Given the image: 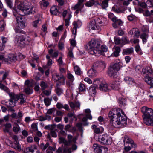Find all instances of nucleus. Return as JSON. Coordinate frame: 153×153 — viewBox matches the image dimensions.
<instances>
[{
	"label": "nucleus",
	"mask_w": 153,
	"mask_h": 153,
	"mask_svg": "<svg viewBox=\"0 0 153 153\" xmlns=\"http://www.w3.org/2000/svg\"><path fill=\"white\" fill-rule=\"evenodd\" d=\"M25 92L27 94H30L33 93V90L32 89L30 88V87H27L24 89Z\"/></svg>",
	"instance_id": "nucleus-47"
},
{
	"label": "nucleus",
	"mask_w": 153,
	"mask_h": 153,
	"mask_svg": "<svg viewBox=\"0 0 153 153\" xmlns=\"http://www.w3.org/2000/svg\"><path fill=\"white\" fill-rule=\"evenodd\" d=\"M58 86L56 85V91L58 95L59 96L63 93V90Z\"/></svg>",
	"instance_id": "nucleus-55"
},
{
	"label": "nucleus",
	"mask_w": 153,
	"mask_h": 153,
	"mask_svg": "<svg viewBox=\"0 0 153 153\" xmlns=\"http://www.w3.org/2000/svg\"><path fill=\"white\" fill-rule=\"evenodd\" d=\"M138 6L141 7L143 8H146L147 7L146 4L145 2H138Z\"/></svg>",
	"instance_id": "nucleus-59"
},
{
	"label": "nucleus",
	"mask_w": 153,
	"mask_h": 153,
	"mask_svg": "<svg viewBox=\"0 0 153 153\" xmlns=\"http://www.w3.org/2000/svg\"><path fill=\"white\" fill-rule=\"evenodd\" d=\"M48 53L52 58H56L58 55V51H57L53 52V49H51L49 50Z\"/></svg>",
	"instance_id": "nucleus-25"
},
{
	"label": "nucleus",
	"mask_w": 153,
	"mask_h": 153,
	"mask_svg": "<svg viewBox=\"0 0 153 153\" xmlns=\"http://www.w3.org/2000/svg\"><path fill=\"white\" fill-rule=\"evenodd\" d=\"M144 80L149 85L153 87V78L147 76L144 78Z\"/></svg>",
	"instance_id": "nucleus-18"
},
{
	"label": "nucleus",
	"mask_w": 153,
	"mask_h": 153,
	"mask_svg": "<svg viewBox=\"0 0 153 153\" xmlns=\"http://www.w3.org/2000/svg\"><path fill=\"white\" fill-rule=\"evenodd\" d=\"M9 103L8 104V102H5V104L8 107H13L15 106V102L13 100H11V99H9Z\"/></svg>",
	"instance_id": "nucleus-33"
},
{
	"label": "nucleus",
	"mask_w": 153,
	"mask_h": 153,
	"mask_svg": "<svg viewBox=\"0 0 153 153\" xmlns=\"http://www.w3.org/2000/svg\"><path fill=\"white\" fill-rule=\"evenodd\" d=\"M55 126L54 124L48 125L45 126L44 127V128L46 129L51 130V131L54 128Z\"/></svg>",
	"instance_id": "nucleus-49"
},
{
	"label": "nucleus",
	"mask_w": 153,
	"mask_h": 153,
	"mask_svg": "<svg viewBox=\"0 0 153 153\" xmlns=\"http://www.w3.org/2000/svg\"><path fill=\"white\" fill-rule=\"evenodd\" d=\"M114 52L113 53V55H114L116 57H117L119 55V52L120 51V49L119 47H114Z\"/></svg>",
	"instance_id": "nucleus-31"
},
{
	"label": "nucleus",
	"mask_w": 153,
	"mask_h": 153,
	"mask_svg": "<svg viewBox=\"0 0 153 153\" xmlns=\"http://www.w3.org/2000/svg\"><path fill=\"white\" fill-rule=\"evenodd\" d=\"M122 63L119 60L115 63L111 65L108 70V76L112 78H117L118 76L117 73L122 67Z\"/></svg>",
	"instance_id": "nucleus-2"
},
{
	"label": "nucleus",
	"mask_w": 153,
	"mask_h": 153,
	"mask_svg": "<svg viewBox=\"0 0 153 153\" xmlns=\"http://www.w3.org/2000/svg\"><path fill=\"white\" fill-rule=\"evenodd\" d=\"M34 83L33 80L30 81L29 80H26L25 82V85L27 87H33Z\"/></svg>",
	"instance_id": "nucleus-39"
},
{
	"label": "nucleus",
	"mask_w": 153,
	"mask_h": 153,
	"mask_svg": "<svg viewBox=\"0 0 153 153\" xmlns=\"http://www.w3.org/2000/svg\"><path fill=\"white\" fill-rule=\"evenodd\" d=\"M79 88L80 92H84L85 91L86 87L83 84H80L79 86Z\"/></svg>",
	"instance_id": "nucleus-48"
},
{
	"label": "nucleus",
	"mask_w": 153,
	"mask_h": 153,
	"mask_svg": "<svg viewBox=\"0 0 153 153\" xmlns=\"http://www.w3.org/2000/svg\"><path fill=\"white\" fill-rule=\"evenodd\" d=\"M96 73V71L93 68L90 69L88 72V75L90 77L94 76Z\"/></svg>",
	"instance_id": "nucleus-30"
},
{
	"label": "nucleus",
	"mask_w": 153,
	"mask_h": 153,
	"mask_svg": "<svg viewBox=\"0 0 153 153\" xmlns=\"http://www.w3.org/2000/svg\"><path fill=\"white\" fill-rule=\"evenodd\" d=\"M5 24L4 21L2 20L0 21V30H4L5 26Z\"/></svg>",
	"instance_id": "nucleus-57"
},
{
	"label": "nucleus",
	"mask_w": 153,
	"mask_h": 153,
	"mask_svg": "<svg viewBox=\"0 0 153 153\" xmlns=\"http://www.w3.org/2000/svg\"><path fill=\"white\" fill-rule=\"evenodd\" d=\"M94 83L96 84V86L101 91H107L109 90L107 84L103 79H97Z\"/></svg>",
	"instance_id": "nucleus-6"
},
{
	"label": "nucleus",
	"mask_w": 153,
	"mask_h": 153,
	"mask_svg": "<svg viewBox=\"0 0 153 153\" xmlns=\"http://www.w3.org/2000/svg\"><path fill=\"white\" fill-rule=\"evenodd\" d=\"M12 127V125L10 123H6L4 125V128L3 130V131L5 133H9L10 134L11 133V132H9V131L10 128Z\"/></svg>",
	"instance_id": "nucleus-26"
},
{
	"label": "nucleus",
	"mask_w": 153,
	"mask_h": 153,
	"mask_svg": "<svg viewBox=\"0 0 153 153\" xmlns=\"http://www.w3.org/2000/svg\"><path fill=\"white\" fill-rule=\"evenodd\" d=\"M79 22H74L73 23V25H74V27L73 29V34L75 35L77 31V28L79 27L78 23Z\"/></svg>",
	"instance_id": "nucleus-37"
},
{
	"label": "nucleus",
	"mask_w": 153,
	"mask_h": 153,
	"mask_svg": "<svg viewBox=\"0 0 153 153\" xmlns=\"http://www.w3.org/2000/svg\"><path fill=\"white\" fill-rule=\"evenodd\" d=\"M20 28L21 27H19V26L18 27H16L14 29L15 32L17 33L25 34V32L20 29Z\"/></svg>",
	"instance_id": "nucleus-54"
},
{
	"label": "nucleus",
	"mask_w": 153,
	"mask_h": 153,
	"mask_svg": "<svg viewBox=\"0 0 153 153\" xmlns=\"http://www.w3.org/2000/svg\"><path fill=\"white\" fill-rule=\"evenodd\" d=\"M51 13L53 15H57L59 14V12L57 8L55 6H52L50 9Z\"/></svg>",
	"instance_id": "nucleus-28"
},
{
	"label": "nucleus",
	"mask_w": 153,
	"mask_h": 153,
	"mask_svg": "<svg viewBox=\"0 0 153 153\" xmlns=\"http://www.w3.org/2000/svg\"><path fill=\"white\" fill-rule=\"evenodd\" d=\"M124 80L128 84H131L134 82L133 79L129 76L125 77Z\"/></svg>",
	"instance_id": "nucleus-36"
},
{
	"label": "nucleus",
	"mask_w": 153,
	"mask_h": 153,
	"mask_svg": "<svg viewBox=\"0 0 153 153\" xmlns=\"http://www.w3.org/2000/svg\"><path fill=\"white\" fill-rule=\"evenodd\" d=\"M107 48L106 46L105 45H102L101 46V50H100L98 49V51H101V52H100L99 54V56L100 55H103L104 52H106L107 51Z\"/></svg>",
	"instance_id": "nucleus-40"
},
{
	"label": "nucleus",
	"mask_w": 153,
	"mask_h": 153,
	"mask_svg": "<svg viewBox=\"0 0 153 153\" xmlns=\"http://www.w3.org/2000/svg\"><path fill=\"white\" fill-rule=\"evenodd\" d=\"M67 77L69 80L71 82H73L74 79L73 76L69 72H68L67 73Z\"/></svg>",
	"instance_id": "nucleus-51"
},
{
	"label": "nucleus",
	"mask_w": 153,
	"mask_h": 153,
	"mask_svg": "<svg viewBox=\"0 0 153 153\" xmlns=\"http://www.w3.org/2000/svg\"><path fill=\"white\" fill-rule=\"evenodd\" d=\"M108 117L110 125L114 127L122 128L126 125V117L120 108H114L110 111Z\"/></svg>",
	"instance_id": "nucleus-1"
},
{
	"label": "nucleus",
	"mask_w": 153,
	"mask_h": 153,
	"mask_svg": "<svg viewBox=\"0 0 153 153\" xmlns=\"http://www.w3.org/2000/svg\"><path fill=\"white\" fill-rule=\"evenodd\" d=\"M16 45L20 48H23L25 45H28L30 42V38L25 35L19 36L16 39Z\"/></svg>",
	"instance_id": "nucleus-5"
},
{
	"label": "nucleus",
	"mask_w": 153,
	"mask_h": 153,
	"mask_svg": "<svg viewBox=\"0 0 153 153\" xmlns=\"http://www.w3.org/2000/svg\"><path fill=\"white\" fill-rule=\"evenodd\" d=\"M58 141L59 144L63 143L65 145L68 146L69 143L63 137H60L59 138Z\"/></svg>",
	"instance_id": "nucleus-35"
},
{
	"label": "nucleus",
	"mask_w": 153,
	"mask_h": 153,
	"mask_svg": "<svg viewBox=\"0 0 153 153\" xmlns=\"http://www.w3.org/2000/svg\"><path fill=\"white\" fill-rule=\"evenodd\" d=\"M85 112L86 113V116L88 117V119L91 120L92 119V116L91 114V111L89 109H87L85 110Z\"/></svg>",
	"instance_id": "nucleus-45"
},
{
	"label": "nucleus",
	"mask_w": 153,
	"mask_h": 153,
	"mask_svg": "<svg viewBox=\"0 0 153 153\" xmlns=\"http://www.w3.org/2000/svg\"><path fill=\"white\" fill-rule=\"evenodd\" d=\"M8 95L10 97L9 99H11V100L14 101H18L19 100L20 94H16L13 92L9 93Z\"/></svg>",
	"instance_id": "nucleus-14"
},
{
	"label": "nucleus",
	"mask_w": 153,
	"mask_h": 153,
	"mask_svg": "<svg viewBox=\"0 0 153 153\" xmlns=\"http://www.w3.org/2000/svg\"><path fill=\"white\" fill-rule=\"evenodd\" d=\"M108 18L111 19L113 21H114L117 18L116 17L114 16L113 13H110L108 14Z\"/></svg>",
	"instance_id": "nucleus-58"
},
{
	"label": "nucleus",
	"mask_w": 153,
	"mask_h": 153,
	"mask_svg": "<svg viewBox=\"0 0 153 153\" xmlns=\"http://www.w3.org/2000/svg\"><path fill=\"white\" fill-rule=\"evenodd\" d=\"M49 144L48 143H46L45 145L43 143H41L40 145V147L42 151H44L49 146Z\"/></svg>",
	"instance_id": "nucleus-44"
},
{
	"label": "nucleus",
	"mask_w": 153,
	"mask_h": 153,
	"mask_svg": "<svg viewBox=\"0 0 153 153\" xmlns=\"http://www.w3.org/2000/svg\"><path fill=\"white\" fill-rule=\"evenodd\" d=\"M125 141H126V143L131 144V146L132 148H135L137 146L136 144L134 143L132 139L128 136H125L124 137V142Z\"/></svg>",
	"instance_id": "nucleus-11"
},
{
	"label": "nucleus",
	"mask_w": 153,
	"mask_h": 153,
	"mask_svg": "<svg viewBox=\"0 0 153 153\" xmlns=\"http://www.w3.org/2000/svg\"><path fill=\"white\" fill-rule=\"evenodd\" d=\"M14 16L16 19L17 23L18 26L21 28H24L27 25V21L26 19L22 15L14 14Z\"/></svg>",
	"instance_id": "nucleus-7"
},
{
	"label": "nucleus",
	"mask_w": 153,
	"mask_h": 153,
	"mask_svg": "<svg viewBox=\"0 0 153 153\" xmlns=\"http://www.w3.org/2000/svg\"><path fill=\"white\" fill-rule=\"evenodd\" d=\"M134 49L132 47L127 48L123 50V54L124 55H128L131 54L133 52Z\"/></svg>",
	"instance_id": "nucleus-22"
},
{
	"label": "nucleus",
	"mask_w": 153,
	"mask_h": 153,
	"mask_svg": "<svg viewBox=\"0 0 153 153\" xmlns=\"http://www.w3.org/2000/svg\"><path fill=\"white\" fill-rule=\"evenodd\" d=\"M86 6L88 7H92L94 5H100L99 3L97 1L94 0H90L85 4Z\"/></svg>",
	"instance_id": "nucleus-16"
},
{
	"label": "nucleus",
	"mask_w": 153,
	"mask_h": 153,
	"mask_svg": "<svg viewBox=\"0 0 153 153\" xmlns=\"http://www.w3.org/2000/svg\"><path fill=\"white\" fill-rule=\"evenodd\" d=\"M114 41L115 44L116 45H122V42L121 41V39H120L118 37H114Z\"/></svg>",
	"instance_id": "nucleus-41"
},
{
	"label": "nucleus",
	"mask_w": 153,
	"mask_h": 153,
	"mask_svg": "<svg viewBox=\"0 0 153 153\" xmlns=\"http://www.w3.org/2000/svg\"><path fill=\"white\" fill-rule=\"evenodd\" d=\"M114 22H115L116 24L119 26H121L123 25V22L120 19H117V18L115 19L114 21H113Z\"/></svg>",
	"instance_id": "nucleus-60"
},
{
	"label": "nucleus",
	"mask_w": 153,
	"mask_h": 153,
	"mask_svg": "<svg viewBox=\"0 0 153 153\" xmlns=\"http://www.w3.org/2000/svg\"><path fill=\"white\" fill-rule=\"evenodd\" d=\"M111 87L113 89L119 90L121 88L120 83L119 81H116L111 84Z\"/></svg>",
	"instance_id": "nucleus-13"
},
{
	"label": "nucleus",
	"mask_w": 153,
	"mask_h": 153,
	"mask_svg": "<svg viewBox=\"0 0 153 153\" xmlns=\"http://www.w3.org/2000/svg\"><path fill=\"white\" fill-rule=\"evenodd\" d=\"M56 106L59 109H61L63 108L67 111L69 110V107L68 105L67 104L63 105L62 104L58 102L56 105Z\"/></svg>",
	"instance_id": "nucleus-21"
},
{
	"label": "nucleus",
	"mask_w": 153,
	"mask_h": 153,
	"mask_svg": "<svg viewBox=\"0 0 153 153\" xmlns=\"http://www.w3.org/2000/svg\"><path fill=\"white\" fill-rule=\"evenodd\" d=\"M18 8L19 10V12H22L21 14L20 13L21 15H23L29 13V11H28L30 9L29 6L26 5L25 2L21 3L18 6Z\"/></svg>",
	"instance_id": "nucleus-9"
},
{
	"label": "nucleus",
	"mask_w": 153,
	"mask_h": 153,
	"mask_svg": "<svg viewBox=\"0 0 153 153\" xmlns=\"http://www.w3.org/2000/svg\"><path fill=\"white\" fill-rule=\"evenodd\" d=\"M14 125L13 126V131L16 134H17L20 131L21 128L17 123L14 124Z\"/></svg>",
	"instance_id": "nucleus-29"
},
{
	"label": "nucleus",
	"mask_w": 153,
	"mask_h": 153,
	"mask_svg": "<svg viewBox=\"0 0 153 153\" xmlns=\"http://www.w3.org/2000/svg\"><path fill=\"white\" fill-rule=\"evenodd\" d=\"M96 64H99V67L102 68V69H104L106 67V65L104 62L103 61H98L96 62Z\"/></svg>",
	"instance_id": "nucleus-43"
},
{
	"label": "nucleus",
	"mask_w": 153,
	"mask_h": 153,
	"mask_svg": "<svg viewBox=\"0 0 153 153\" xmlns=\"http://www.w3.org/2000/svg\"><path fill=\"white\" fill-rule=\"evenodd\" d=\"M41 7L42 8L43 7H46L49 5L48 2L47 1H42L40 2Z\"/></svg>",
	"instance_id": "nucleus-56"
},
{
	"label": "nucleus",
	"mask_w": 153,
	"mask_h": 153,
	"mask_svg": "<svg viewBox=\"0 0 153 153\" xmlns=\"http://www.w3.org/2000/svg\"><path fill=\"white\" fill-rule=\"evenodd\" d=\"M46 58L47 60V65L48 66H50L53 63L52 60L50 59V57L48 55L46 56Z\"/></svg>",
	"instance_id": "nucleus-53"
},
{
	"label": "nucleus",
	"mask_w": 153,
	"mask_h": 153,
	"mask_svg": "<svg viewBox=\"0 0 153 153\" xmlns=\"http://www.w3.org/2000/svg\"><path fill=\"white\" fill-rule=\"evenodd\" d=\"M135 51L136 52L139 54L142 55L143 53L141 51L140 46L138 45H136L135 47Z\"/></svg>",
	"instance_id": "nucleus-62"
},
{
	"label": "nucleus",
	"mask_w": 153,
	"mask_h": 153,
	"mask_svg": "<svg viewBox=\"0 0 153 153\" xmlns=\"http://www.w3.org/2000/svg\"><path fill=\"white\" fill-rule=\"evenodd\" d=\"M101 6L103 9H105L108 6V0H104L102 1Z\"/></svg>",
	"instance_id": "nucleus-42"
},
{
	"label": "nucleus",
	"mask_w": 153,
	"mask_h": 153,
	"mask_svg": "<svg viewBox=\"0 0 153 153\" xmlns=\"http://www.w3.org/2000/svg\"><path fill=\"white\" fill-rule=\"evenodd\" d=\"M140 37L142 40L143 43L144 44L147 42V39L148 38V35L144 33L140 35Z\"/></svg>",
	"instance_id": "nucleus-27"
},
{
	"label": "nucleus",
	"mask_w": 153,
	"mask_h": 153,
	"mask_svg": "<svg viewBox=\"0 0 153 153\" xmlns=\"http://www.w3.org/2000/svg\"><path fill=\"white\" fill-rule=\"evenodd\" d=\"M106 19L102 17L97 18L96 19L95 21L90 22L88 25L90 30H97L98 32H99L100 30V28L99 26L96 25V22L102 25H105L107 24L106 22Z\"/></svg>",
	"instance_id": "nucleus-4"
},
{
	"label": "nucleus",
	"mask_w": 153,
	"mask_h": 153,
	"mask_svg": "<svg viewBox=\"0 0 153 153\" xmlns=\"http://www.w3.org/2000/svg\"><path fill=\"white\" fill-rule=\"evenodd\" d=\"M146 3L147 6L150 7H153V0H148Z\"/></svg>",
	"instance_id": "nucleus-64"
},
{
	"label": "nucleus",
	"mask_w": 153,
	"mask_h": 153,
	"mask_svg": "<svg viewBox=\"0 0 153 153\" xmlns=\"http://www.w3.org/2000/svg\"><path fill=\"white\" fill-rule=\"evenodd\" d=\"M71 9L74 10H76L75 13L77 14L81 10L82 7L81 5L77 3L74 7H72Z\"/></svg>",
	"instance_id": "nucleus-23"
},
{
	"label": "nucleus",
	"mask_w": 153,
	"mask_h": 153,
	"mask_svg": "<svg viewBox=\"0 0 153 153\" xmlns=\"http://www.w3.org/2000/svg\"><path fill=\"white\" fill-rule=\"evenodd\" d=\"M12 147L19 151H21V150L20 145L19 142H14L12 145Z\"/></svg>",
	"instance_id": "nucleus-34"
},
{
	"label": "nucleus",
	"mask_w": 153,
	"mask_h": 153,
	"mask_svg": "<svg viewBox=\"0 0 153 153\" xmlns=\"http://www.w3.org/2000/svg\"><path fill=\"white\" fill-rule=\"evenodd\" d=\"M98 141L101 143L105 145H110L112 143L111 138L107 134L100 136L98 138Z\"/></svg>",
	"instance_id": "nucleus-8"
},
{
	"label": "nucleus",
	"mask_w": 153,
	"mask_h": 153,
	"mask_svg": "<svg viewBox=\"0 0 153 153\" xmlns=\"http://www.w3.org/2000/svg\"><path fill=\"white\" fill-rule=\"evenodd\" d=\"M37 149L36 146L33 145L26 148L24 150L23 153H33L34 152V150Z\"/></svg>",
	"instance_id": "nucleus-12"
},
{
	"label": "nucleus",
	"mask_w": 153,
	"mask_h": 153,
	"mask_svg": "<svg viewBox=\"0 0 153 153\" xmlns=\"http://www.w3.org/2000/svg\"><path fill=\"white\" fill-rule=\"evenodd\" d=\"M100 46V42L97 39H92L89 43V53L95 56H99L100 52H101V51H98Z\"/></svg>",
	"instance_id": "nucleus-3"
},
{
	"label": "nucleus",
	"mask_w": 153,
	"mask_h": 153,
	"mask_svg": "<svg viewBox=\"0 0 153 153\" xmlns=\"http://www.w3.org/2000/svg\"><path fill=\"white\" fill-rule=\"evenodd\" d=\"M142 72L143 74H146L147 75L152 74V70L151 68L149 66H147L145 68L143 69Z\"/></svg>",
	"instance_id": "nucleus-24"
},
{
	"label": "nucleus",
	"mask_w": 153,
	"mask_h": 153,
	"mask_svg": "<svg viewBox=\"0 0 153 153\" xmlns=\"http://www.w3.org/2000/svg\"><path fill=\"white\" fill-rule=\"evenodd\" d=\"M94 85L91 87L89 89V92L92 96H94L96 93V89L98 88L96 86V84L94 83Z\"/></svg>",
	"instance_id": "nucleus-20"
},
{
	"label": "nucleus",
	"mask_w": 153,
	"mask_h": 153,
	"mask_svg": "<svg viewBox=\"0 0 153 153\" xmlns=\"http://www.w3.org/2000/svg\"><path fill=\"white\" fill-rule=\"evenodd\" d=\"M74 70L76 74L80 75L81 72L80 69L78 66H75L74 67Z\"/></svg>",
	"instance_id": "nucleus-50"
},
{
	"label": "nucleus",
	"mask_w": 153,
	"mask_h": 153,
	"mask_svg": "<svg viewBox=\"0 0 153 153\" xmlns=\"http://www.w3.org/2000/svg\"><path fill=\"white\" fill-rule=\"evenodd\" d=\"M69 104L70 107L72 109H74L75 107L79 108L80 105V102L76 101H75L74 102H69Z\"/></svg>",
	"instance_id": "nucleus-19"
},
{
	"label": "nucleus",
	"mask_w": 153,
	"mask_h": 153,
	"mask_svg": "<svg viewBox=\"0 0 153 153\" xmlns=\"http://www.w3.org/2000/svg\"><path fill=\"white\" fill-rule=\"evenodd\" d=\"M118 102L120 105L121 107H124L126 105V100L124 98H120Z\"/></svg>",
	"instance_id": "nucleus-32"
},
{
	"label": "nucleus",
	"mask_w": 153,
	"mask_h": 153,
	"mask_svg": "<svg viewBox=\"0 0 153 153\" xmlns=\"http://www.w3.org/2000/svg\"><path fill=\"white\" fill-rule=\"evenodd\" d=\"M25 96L22 94H20L19 97V99L21 100L20 101V104H23L25 102V100L24 99V97Z\"/></svg>",
	"instance_id": "nucleus-63"
},
{
	"label": "nucleus",
	"mask_w": 153,
	"mask_h": 153,
	"mask_svg": "<svg viewBox=\"0 0 153 153\" xmlns=\"http://www.w3.org/2000/svg\"><path fill=\"white\" fill-rule=\"evenodd\" d=\"M41 23L42 22L41 19H39L33 22V27H37L39 24Z\"/></svg>",
	"instance_id": "nucleus-52"
},
{
	"label": "nucleus",
	"mask_w": 153,
	"mask_h": 153,
	"mask_svg": "<svg viewBox=\"0 0 153 153\" xmlns=\"http://www.w3.org/2000/svg\"><path fill=\"white\" fill-rule=\"evenodd\" d=\"M52 77L53 80L54 81L56 82L60 80L59 82L57 83L56 85L60 86L64 84L65 79L62 75H59L58 74L55 73L53 74Z\"/></svg>",
	"instance_id": "nucleus-10"
},
{
	"label": "nucleus",
	"mask_w": 153,
	"mask_h": 153,
	"mask_svg": "<svg viewBox=\"0 0 153 153\" xmlns=\"http://www.w3.org/2000/svg\"><path fill=\"white\" fill-rule=\"evenodd\" d=\"M121 41L122 42V45L129 42V41L128 39L127 38L123 37L121 39Z\"/></svg>",
	"instance_id": "nucleus-61"
},
{
	"label": "nucleus",
	"mask_w": 153,
	"mask_h": 153,
	"mask_svg": "<svg viewBox=\"0 0 153 153\" xmlns=\"http://www.w3.org/2000/svg\"><path fill=\"white\" fill-rule=\"evenodd\" d=\"M40 86L41 87V89L42 90H44L45 89L48 87L47 83L44 81H41L40 82Z\"/></svg>",
	"instance_id": "nucleus-46"
},
{
	"label": "nucleus",
	"mask_w": 153,
	"mask_h": 153,
	"mask_svg": "<svg viewBox=\"0 0 153 153\" xmlns=\"http://www.w3.org/2000/svg\"><path fill=\"white\" fill-rule=\"evenodd\" d=\"M102 147V146L100 145L97 144H94L93 148L96 153H101Z\"/></svg>",
	"instance_id": "nucleus-15"
},
{
	"label": "nucleus",
	"mask_w": 153,
	"mask_h": 153,
	"mask_svg": "<svg viewBox=\"0 0 153 153\" xmlns=\"http://www.w3.org/2000/svg\"><path fill=\"white\" fill-rule=\"evenodd\" d=\"M77 148V146L74 144L72 145V148H65L63 151L65 153H71L73 150H75Z\"/></svg>",
	"instance_id": "nucleus-17"
},
{
	"label": "nucleus",
	"mask_w": 153,
	"mask_h": 153,
	"mask_svg": "<svg viewBox=\"0 0 153 153\" xmlns=\"http://www.w3.org/2000/svg\"><path fill=\"white\" fill-rule=\"evenodd\" d=\"M8 60L11 62H15L16 60V57L13 54H10L8 56Z\"/></svg>",
	"instance_id": "nucleus-38"
}]
</instances>
